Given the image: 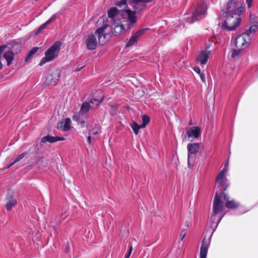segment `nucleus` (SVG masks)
I'll return each mask as SVG.
<instances>
[{"label": "nucleus", "instance_id": "4c0bfd02", "mask_svg": "<svg viewBox=\"0 0 258 258\" xmlns=\"http://www.w3.org/2000/svg\"><path fill=\"white\" fill-rule=\"evenodd\" d=\"M190 224H191V223H190V221L189 220H187V221H185V222L184 223V225L186 228H188L189 227V226L190 225Z\"/></svg>", "mask_w": 258, "mask_h": 258}, {"label": "nucleus", "instance_id": "473e14b6", "mask_svg": "<svg viewBox=\"0 0 258 258\" xmlns=\"http://www.w3.org/2000/svg\"><path fill=\"white\" fill-rule=\"evenodd\" d=\"M56 18V14H54L46 22H47V23H48L49 24L50 23H51L52 22L54 21L55 20Z\"/></svg>", "mask_w": 258, "mask_h": 258}, {"label": "nucleus", "instance_id": "a211bd4d", "mask_svg": "<svg viewBox=\"0 0 258 258\" xmlns=\"http://www.w3.org/2000/svg\"><path fill=\"white\" fill-rule=\"evenodd\" d=\"M224 200L225 201V207L228 208H234L237 207L238 204L235 203L234 201H229V197L227 195L222 192Z\"/></svg>", "mask_w": 258, "mask_h": 258}, {"label": "nucleus", "instance_id": "4be33fe9", "mask_svg": "<svg viewBox=\"0 0 258 258\" xmlns=\"http://www.w3.org/2000/svg\"><path fill=\"white\" fill-rule=\"evenodd\" d=\"M17 203V201L16 199L12 198L7 203L6 208L7 210L10 211L12 208L14 207Z\"/></svg>", "mask_w": 258, "mask_h": 258}, {"label": "nucleus", "instance_id": "f8f14e48", "mask_svg": "<svg viewBox=\"0 0 258 258\" xmlns=\"http://www.w3.org/2000/svg\"><path fill=\"white\" fill-rule=\"evenodd\" d=\"M202 131L198 126H192L189 128L187 132L188 138H197L201 136Z\"/></svg>", "mask_w": 258, "mask_h": 258}, {"label": "nucleus", "instance_id": "412c9836", "mask_svg": "<svg viewBox=\"0 0 258 258\" xmlns=\"http://www.w3.org/2000/svg\"><path fill=\"white\" fill-rule=\"evenodd\" d=\"M4 57L6 59L8 65L9 66L14 59V54L12 51L8 50L4 53Z\"/></svg>", "mask_w": 258, "mask_h": 258}, {"label": "nucleus", "instance_id": "4468645a", "mask_svg": "<svg viewBox=\"0 0 258 258\" xmlns=\"http://www.w3.org/2000/svg\"><path fill=\"white\" fill-rule=\"evenodd\" d=\"M71 127V120L70 118H67L63 120L60 121L57 126L59 130L68 131L70 130Z\"/></svg>", "mask_w": 258, "mask_h": 258}, {"label": "nucleus", "instance_id": "6e6552de", "mask_svg": "<svg viewBox=\"0 0 258 258\" xmlns=\"http://www.w3.org/2000/svg\"><path fill=\"white\" fill-rule=\"evenodd\" d=\"M151 1V0H130L128 4L136 12H139L145 9L146 3Z\"/></svg>", "mask_w": 258, "mask_h": 258}, {"label": "nucleus", "instance_id": "f3484780", "mask_svg": "<svg viewBox=\"0 0 258 258\" xmlns=\"http://www.w3.org/2000/svg\"><path fill=\"white\" fill-rule=\"evenodd\" d=\"M209 245V243L206 242L205 239L203 240L200 249V258H206Z\"/></svg>", "mask_w": 258, "mask_h": 258}, {"label": "nucleus", "instance_id": "7ed1b4c3", "mask_svg": "<svg viewBox=\"0 0 258 258\" xmlns=\"http://www.w3.org/2000/svg\"><path fill=\"white\" fill-rule=\"evenodd\" d=\"M240 15L222 13L221 15V22L219 23V26L225 30H234L240 23Z\"/></svg>", "mask_w": 258, "mask_h": 258}, {"label": "nucleus", "instance_id": "39448f33", "mask_svg": "<svg viewBox=\"0 0 258 258\" xmlns=\"http://www.w3.org/2000/svg\"><path fill=\"white\" fill-rule=\"evenodd\" d=\"M243 12V2L241 1L229 0L226 4L225 9L222 11V13L241 15Z\"/></svg>", "mask_w": 258, "mask_h": 258}, {"label": "nucleus", "instance_id": "f03ea898", "mask_svg": "<svg viewBox=\"0 0 258 258\" xmlns=\"http://www.w3.org/2000/svg\"><path fill=\"white\" fill-rule=\"evenodd\" d=\"M112 28L108 24L98 28L94 34L86 36L85 44L88 50H94L99 42L101 45L106 43L111 37Z\"/></svg>", "mask_w": 258, "mask_h": 258}, {"label": "nucleus", "instance_id": "9d476101", "mask_svg": "<svg viewBox=\"0 0 258 258\" xmlns=\"http://www.w3.org/2000/svg\"><path fill=\"white\" fill-rule=\"evenodd\" d=\"M223 208V205L221 203L218 192L215 194L213 201V215H215L222 211Z\"/></svg>", "mask_w": 258, "mask_h": 258}, {"label": "nucleus", "instance_id": "393cba45", "mask_svg": "<svg viewBox=\"0 0 258 258\" xmlns=\"http://www.w3.org/2000/svg\"><path fill=\"white\" fill-rule=\"evenodd\" d=\"M142 123L141 125L142 128H144L150 121V117L146 115L142 116Z\"/></svg>", "mask_w": 258, "mask_h": 258}, {"label": "nucleus", "instance_id": "6ab92c4d", "mask_svg": "<svg viewBox=\"0 0 258 258\" xmlns=\"http://www.w3.org/2000/svg\"><path fill=\"white\" fill-rule=\"evenodd\" d=\"M227 169L224 168L219 173L216 179L219 184H223L225 182L227 181V178L224 177V173L227 172Z\"/></svg>", "mask_w": 258, "mask_h": 258}, {"label": "nucleus", "instance_id": "37998d69", "mask_svg": "<svg viewBox=\"0 0 258 258\" xmlns=\"http://www.w3.org/2000/svg\"><path fill=\"white\" fill-rule=\"evenodd\" d=\"M83 67H81L80 68H79V69H78L76 70L75 71V72H79V71H81V70L83 68Z\"/></svg>", "mask_w": 258, "mask_h": 258}, {"label": "nucleus", "instance_id": "c756f323", "mask_svg": "<svg viewBox=\"0 0 258 258\" xmlns=\"http://www.w3.org/2000/svg\"><path fill=\"white\" fill-rule=\"evenodd\" d=\"M48 24H48V23H47V22H46L44 24H43L41 25L39 27V28H38V29L37 31L36 32V33H35V35H36L38 34L39 33V32H40L41 31H42L43 29H44L46 27V26L47 25H48Z\"/></svg>", "mask_w": 258, "mask_h": 258}, {"label": "nucleus", "instance_id": "c85d7f7f", "mask_svg": "<svg viewBox=\"0 0 258 258\" xmlns=\"http://www.w3.org/2000/svg\"><path fill=\"white\" fill-rule=\"evenodd\" d=\"M26 155V153H23L22 154H21L20 155H19L17 158H16L15 159V160H14V163H16L17 162H19V161H20L21 159H22L23 158H24L25 156Z\"/></svg>", "mask_w": 258, "mask_h": 258}, {"label": "nucleus", "instance_id": "c03bdc74", "mask_svg": "<svg viewBox=\"0 0 258 258\" xmlns=\"http://www.w3.org/2000/svg\"><path fill=\"white\" fill-rule=\"evenodd\" d=\"M221 218H221L219 219V221H218V223H219V222H220V220H221Z\"/></svg>", "mask_w": 258, "mask_h": 258}, {"label": "nucleus", "instance_id": "2eb2a0df", "mask_svg": "<svg viewBox=\"0 0 258 258\" xmlns=\"http://www.w3.org/2000/svg\"><path fill=\"white\" fill-rule=\"evenodd\" d=\"M210 54V52L209 51H202L198 55V60L201 64H205L209 58Z\"/></svg>", "mask_w": 258, "mask_h": 258}, {"label": "nucleus", "instance_id": "a19ab883", "mask_svg": "<svg viewBox=\"0 0 258 258\" xmlns=\"http://www.w3.org/2000/svg\"><path fill=\"white\" fill-rule=\"evenodd\" d=\"M91 136H91V135H90V134H89V136H88V138H87L88 141V142H89V143L90 144H91V138H92V137H91Z\"/></svg>", "mask_w": 258, "mask_h": 258}, {"label": "nucleus", "instance_id": "e433bc0d", "mask_svg": "<svg viewBox=\"0 0 258 258\" xmlns=\"http://www.w3.org/2000/svg\"><path fill=\"white\" fill-rule=\"evenodd\" d=\"M248 8H250L252 6V0H246V2Z\"/></svg>", "mask_w": 258, "mask_h": 258}, {"label": "nucleus", "instance_id": "b1692460", "mask_svg": "<svg viewBox=\"0 0 258 258\" xmlns=\"http://www.w3.org/2000/svg\"><path fill=\"white\" fill-rule=\"evenodd\" d=\"M104 97H102L100 99H92L90 100V103L92 104V105H93L94 107L93 108H96L100 103L103 100Z\"/></svg>", "mask_w": 258, "mask_h": 258}, {"label": "nucleus", "instance_id": "bb28decb", "mask_svg": "<svg viewBox=\"0 0 258 258\" xmlns=\"http://www.w3.org/2000/svg\"><path fill=\"white\" fill-rule=\"evenodd\" d=\"M132 128L134 130L135 133L137 135L139 133V129L142 128L141 125H138L136 122H134L132 124Z\"/></svg>", "mask_w": 258, "mask_h": 258}, {"label": "nucleus", "instance_id": "cd10ccee", "mask_svg": "<svg viewBox=\"0 0 258 258\" xmlns=\"http://www.w3.org/2000/svg\"><path fill=\"white\" fill-rule=\"evenodd\" d=\"M38 47L33 48L28 53L27 57L25 59V61H28L29 58L31 57L34 54H35L38 50Z\"/></svg>", "mask_w": 258, "mask_h": 258}, {"label": "nucleus", "instance_id": "5701e85b", "mask_svg": "<svg viewBox=\"0 0 258 258\" xmlns=\"http://www.w3.org/2000/svg\"><path fill=\"white\" fill-rule=\"evenodd\" d=\"M258 27V24H254L251 27L249 28L248 30L244 33V34H248L251 38L252 37V35H253L256 31L257 28Z\"/></svg>", "mask_w": 258, "mask_h": 258}, {"label": "nucleus", "instance_id": "58836bf2", "mask_svg": "<svg viewBox=\"0 0 258 258\" xmlns=\"http://www.w3.org/2000/svg\"><path fill=\"white\" fill-rule=\"evenodd\" d=\"M194 71L197 73L198 74H200L201 73V71H200V68H195L194 69Z\"/></svg>", "mask_w": 258, "mask_h": 258}, {"label": "nucleus", "instance_id": "72a5a7b5", "mask_svg": "<svg viewBox=\"0 0 258 258\" xmlns=\"http://www.w3.org/2000/svg\"><path fill=\"white\" fill-rule=\"evenodd\" d=\"M186 235V231L184 229L182 230L180 233L179 236L181 238V240H182Z\"/></svg>", "mask_w": 258, "mask_h": 258}, {"label": "nucleus", "instance_id": "2f4dec72", "mask_svg": "<svg viewBox=\"0 0 258 258\" xmlns=\"http://www.w3.org/2000/svg\"><path fill=\"white\" fill-rule=\"evenodd\" d=\"M133 250V246L131 244L130 246L128 253L125 255L124 258H129Z\"/></svg>", "mask_w": 258, "mask_h": 258}, {"label": "nucleus", "instance_id": "7c9ffc66", "mask_svg": "<svg viewBox=\"0 0 258 258\" xmlns=\"http://www.w3.org/2000/svg\"><path fill=\"white\" fill-rule=\"evenodd\" d=\"M99 132V129H93L92 130H91L89 131V134L91 136H95L96 135H98Z\"/></svg>", "mask_w": 258, "mask_h": 258}, {"label": "nucleus", "instance_id": "20e7f679", "mask_svg": "<svg viewBox=\"0 0 258 258\" xmlns=\"http://www.w3.org/2000/svg\"><path fill=\"white\" fill-rule=\"evenodd\" d=\"M61 43L59 41L55 42L45 52V56L43 57L39 63L42 66L47 62L50 61L55 59L58 55L60 49Z\"/></svg>", "mask_w": 258, "mask_h": 258}, {"label": "nucleus", "instance_id": "ea45409f", "mask_svg": "<svg viewBox=\"0 0 258 258\" xmlns=\"http://www.w3.org/2000/svg\"><path fill=\"white\" fill-rule=\"evenodd\" d=\"M80 124L82 127H84L86 125V122L85 121H81L80 122Z\"/></svg>", "mask_w": 258, "mask_h": 258}, {"label": "nucleus", "instance_id": "f704fd0d", "mask_svg": "<svg viewBox=\"0 0 258 258\" xmlns=\"http://www.w3.org/2000/svg\"><path fill=\"white\" fill-rule=\"evenodd\" d=\"M81 115H79V113L78 114H75L74 116H73V119L74 120H76V121H79L80 120V117H79V116H80Z\"/></svg>", "mask_w": 258, "mask_h": 258}, {"label": "nucleus", "instance_id": "dca6fc26", "mask_svg": "<svg viewBox=\"0 0 258 258\" xmlns=\"http://www.w3.org/2000/svg\"><path fill=\"white\" fill-rule=\"evenodd\" d=\"M65 139L63 137H52L50 136H46L43 137L41 140V142L42 143H45L47 142L52 143L56 142L57 141H64Z\"/></svg>", "mask_w": 258, "mask_h": 258}, {"label": "nucleus", "instance_id": "aec40b11", "mask_svg": "<svg viewBox=\"0 0 258 258\" xmlns=\"http://www.w3.org/2000/svg\"><path fill=\"white\" fill-rule=\"evenodd\" d=\"M94 107L93 105H90L87 102L83 103L79 111V115H84L89 110L90 108H93Z\"/></svg>", "mask_w": 258, "mask_h": 258}, {"label": "nucleus", "instance_id": "f257e3e1", "mask_svg": "<svg viewBox=\"0 0 258 258\" xmlns=\"http://www.w3.org/2000/svg\"><path fill=\"white\" fill-rule=\"evenodd\" d=\"M116 6L119 9L115 7L111 8L108 11V17L109 22L112 24V26L109 25L112 28L111 33H112L115 35H119L124 30V26L122 23L126 22L127 20H130L133 24L135 23L137 18L135 13H139V12H136L133 7L134 12L127 9L126 0L120 1L117 3Z\"/></svg>", "mask_w": 258, "mask_h": 258}, {"label": "nucleus", "instance_id": "a878e982", "mask_svg": "<svg viewBox=\"0 0 258 258\" xmlns=\"http://www.w3.org/2000/svg\"><path fill=\"white\" fill-rule=\"evenodd\" d=\"M242 49H233L231 51V56L233 58H236L240 53V50Z\"/></svg>", "mask_w": 258, "mask_h": 258}, {"label": "nucleus", "instance_id": "9b49d317", "mask_svg": "<svg viewBox=\"0 0 258 258\" xmlns=\"http://www.w3.org/2000/svg\"><path fill=\"white\" fill-rule=\"evenodd\" d=\"M188 151L187 160L188 165L189 166V159L192 154H196L200 149V144L199 143H190L188 144L187 146Z\"/></svg>", "mask_w": 258, "mask_h": 258}, {"label": "nucleus", "instance_id": "ddd939ff", "mask_svg": "<svg viewBox=\"0 0 258 258\" xmlns=\"http://www.w3.org/2000/svg\"><path fill=\"white\" fill-rule=\"evenodd\" d=\"M147 29H141L135 33L130 39L126 44V47H130L133 45L138 41L139 38L143 35Z\"/></svg>", "mask_w": 258, "mask_h": 258}, {"label": "nucleus", "instance_id": "0eeeda50", "mask_svg": "<svg viewBox=\"0 0 258 258\" xmlns=\"http://www.w3.org/2000/svg\"><path fill=\"white\" fill-rule=\"evenodd\" d=\"M251 42V37L248 34L243 33L237 36L235 39V45L237 49L247 48Z\"/></svg>", "mask_w": 258, "mask_h": 258}, {"label": "nucleus", "instance_id": "1a4fd4ad", "mask_svg": "<svg viewBox=\"0 0 258 258\" xmlns=\"http://www.w3.org/2000/svg\"><path fill=\"white\" fill-rule=\"evenodd\" d=\"M60 72L58 70L52 71L47 76L45 83L46 85H50L55 83L60 78Z\"/></svg>", "mask_w": 258, "mask_h": 258}, {"label": "nucleus", "instance_id": "c9c22d12", "mask_svg": "<svg viewBox=\"0 0 258 258\" xmlns=\"http://www.w3.org/2000/svg\"><path fill=\"white\" fill-rule=\"evenodd\" d=\"M199 75H200V77L201 80H202V81L204 83H206V78H205L204 74L203 73H201L200 74H199Z\"/></svg>", "mask_w": 258, "mask_h": 258}, {"label": "nucleus", "instance_id": "423d86ee", "mask_svg": "<svg viewBox=\"0 0 258 258\" xmlns=\"http://www.w3.org/2000/svg\"><path fill=\"white\" fill-rule=\"evenodd\" d=\"M207 9V5L205 3L198 4L192 12V15L187 18V21L189 23H193L205 17Z\"/></svg>", "mask_w": 258, "mask_h": 258}, {"label": "nucleus", "instance_id": "79ce46f5", "mask_svg": "<svg viewBox=\"0 0 258 258\" xmlns=\"http://www.w3.org/2000/svg\"><path fill=\"white\" fill-rule=\"evenodd\" d=\"M14 164H15V163H14V161H13L12 163H11L9 165H8L7 167V168L8 169L10 167H11L12 165H13Z\"/></svg>", "mask_w": 258, "mask_h": 258}]
</instances>
